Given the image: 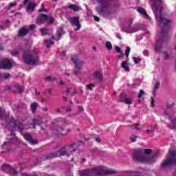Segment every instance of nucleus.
I'll use <instances>...</instances> for the list:
<instances>
[{"instance_id": "cd10ccee", "label": "nucleus", "mask_w": 176, "mask_h": 176, "mask_svg": "<svg viewBox=\"0 0 176 176\" xmlns=\"http://www.w3.org/2000/svg\"><path fill=\"white\" fill-rule=\"evenodd\" d=\"M45 45L47 47V49H49V47H50V46H53V45H54V42H53V41L52 40H45Z\"/></svg>"}, {"instance_id": "9d476101", "label": "nucleus", "mask_w": 176, "mask_h": 176, "mask_svg": "<svg viewBox=\"0 0 176 176\" xmlns=\"http://www.w3.org/2000/svg\"><path fill=\"white\" fill-rule=\"evenodd\" d=\"M72 60L75 65L74 75H79L83 65V61L80 60L79 57L76 54L72 56Z\"/></svg>"}, {"instance_id": "bb28decb", "label": "nucleus", "mask_w": 176, "mask_h": 176, "mask_svg": "<svg viewBox=\"0 0 176 176\" xmlns=\"http://www.w3.org/2000/svg\"><path fill=\"white\" fill-rule=\"evenodd\" d=\"M67 8L68 9H72V10H74V12H79V8L75 4H69Z\"/></svg>"}, {"instance_id": "ea45409f", "label": "nucleus", "mask_w": 176, "mask_h": 176, "mask_svg": "<svg viewBox=\"0 0 176 176\" xmlns=\"http://www.w3.org/2000/svg\"><path fill=\"white\" fill-rule=\"evenodd\" d=\"M10 74L9 73H3L2 74V77L4 78V79H9V78H10Z\"/></svg>"}, {"instance_id": "72a5a7b5", "label": "nucleus", "mask_w": 176, "mask_h": 176, "mask_svg": "<svg viewBox=\"0 0 176 176\" xmlns=\"http://www.w3.org/2000/svg\"><path fill=\"white\" fill-rule=\"evenodd\" d=\"M10 173L13 176L18 175L17 171H16V169H14V168H13V167H11V169L10 170Z\"/></svg>"}, {"instance_id": "a18cd8bd", "label": "nucleus", "mask_w": 176, "mask_h": 176, "mask_svg": "<svg viewBox=\"0 0 176 176\" xmlns=\"http://www.w3.org/2000/svg\"><path fill=\"white\" fill-rule=\"evenodd\" d=\"M159 87H160V82L159 81H157L155 83V87H154V90H157L159 89Z\"/></svg>"}, {"instance_id": "1a4fd4ad", "label": "nucleus", "mask_w": 176, "mask_h": 176, "mask_svg": "<svg viewBox=\"0 0 176 176\" xmlns=\"http://www.w3.org/2000/svg\"><path fill=\"white\" fill-rule=\"evenodd\" d=\"M67 126V121H58L53 124L54 133L55 135H60Z\"/></svg>"}, {"instance_id": "69168bd1", "label": "nucleus", "mask_w": 176, "mask_h": 176, "mask_svg": "<svg viewBox=\"0 0 176 176\" xmlns=\"http://www.w3.org/2000/svg\"><path fill=\"white\" fill-rule=\"evenodd\" d=\"M60 85L61 86H63V85H65V82L64 81H63V80H60Z\"/></svg>"}, {"instance_id": "7c9ffc66", "label": "nucleus", "mask_w": 176, "mask_h": 176, "mask_svg": "<svg viewBox=\"0 0 176 176\" xmlns=\"http://www.w3.org/2000/svg\"><path fill=\"white\" fill-rule=\"evenodd\" d=\"M140 126H141V124L135 123L131 125V127H133V130H136V131H140Z\"/></svg>"}, {"instance_id": "4d7b16f0", "label": "nucleus", "mask_w": 176, "mask_h": 176, "mask_svg": "<svg viewBox=\"0 0 176 176\" xmlns=\"http://www.w3.org/2000/svg\"><path fill=\"white\" fill-rule=\"evenodd\" d=\"M15 5H17V3H10V8H13Z\"/></svg>"}, {"instance_id": "5701e85b", "label": "nucleus", "mask_w": 176, "mask_h": 176, "mask_svg": "<svg viewBox=\"0 0 176 176\" xmlns=\"http://www.w3.org/2000/svg\"><path fill=\"white\" fill-rule=\"evenodd\" d=\"M122 68L124 69L126 72H130V67L127 65L126 61H123L121 65Z\"/></svg>"}, {"instance_id": "bf43d9fd", "label": "nucleus", "mask_w": 176, "mask_h": 176, "mask_svg": "<svg viewBox=\"0 0 176 176\" xmlns=\"http://www.w3.org/2000/svg\"><path fill=\"white\" fill-rule=\"evenodd\" d=\"M94 20H95V21H97L98 23H99L100 18L98 16H94Z\"/></svg>"}, {"instance_id": "4be33fe9", "label": "nucleus", "mask_w": 176, "mask_h": 176, "mask_svg": "<svg viewBox=\"0 0 176 176\" xmlns=\"http://www.w3.org/2000/svg\"><path fill=\"white\" fill-rule=\"evenodd\" d=\"M30 108L32 113H35L36 112V109H38V102H35L30 104Z\"/></svg>"}, {"instance_id": "f03ea898", "label": "nucleus", "mask_w": 176, "mask_h": 176, "mask_svg": "<svg viewBox=\"0 0 176 176\" xmlns=\"http://www.w3.org/2000/svg\"><path fill=\"white\" fill-rule=\"evenodd\" d=\"M143 152L145 155H151L153 151L151 148H138L134 151L135 155H133V160L140 162V163H148L149 164H152V163L156 162V159H157V156H159V153H155L151 156L144 155L142 154Z\"/></svg>"}, {"instance_id": "7ed1b4c3", "label": "nucleus", "mask_w": 176, "mask_h": 176, "mask_svg": "<svg viewBox=\"0 0 176 176\" xmlns=\"http://www.w3.org/2000/svg\"><path fill=\"white\" fill-rule=\"evenodd\" d=\"M5 118L6 123L8 124H13V128L15 130L21 133L24 130V125L19 120H15L12 116L5 115V112L2 111V108L0 107V119Z\"/></svg>"}, {"instance_id": "6e6552de", "label": "nucleus", "mask_w": 176, "mask_h": 176, "mask_svg": "<svg viewBox=\"0 0 176 176\" xmlns=\"http://www.w3.org/2000/svg\"><path fill=\"white\" fill-rule=\"evenodd\" d=\"M99 6H96V10L98 13H105L107 9L109 8V1L112 0H96Z\"/></svg>"}, {"instance_id": "412c9836", "label": "nucleus", "mask_w": 176, "mask_h": 176, "mask_svg": "<svg viewBox=\"0 0 176 176\" xmlns=\"http://www.w3.org/2000/svg\"><path fill=\"white\" fill-rule=\"evenodd\" d=\"M81 176H94L91 173V169H85L82 171Z\"/></svg>"}, {"instance_id": "5fc2aeb1", "label": "nucleus", "mask_w": 176, "mask_h": 176, "mask_svg": "<svg viewBox=\"0 0 176 176\" xmlns=\"http://www.w3.org/2000/svg\"><path fill=\"white\" fill-rule=\"evenodd\" d=\"M38 13H42V12H48V10L46 8L39 9L38 10Z\"/></svg>"}, {"instance_id": "20e7f679", "label": "nucleus", "mask_w": 176, "mask_h": 176, "mask_svg": "<svg viewBox=\"0 0 176 176\" xmlns=\"http://www.w3.org/2000/svg\"><path fill=\"white\" fill-rule=\"evenodd\" d=\"M76 145L72 144L67 146H58L55 153L56 156L60 157L61 156H67L70 157V156H74V152L76 151Z\"/></svg>"}, {"instance_id": "f704fd0d", "label": "nucleus", "mask_w": 176, "mask_h": 176, "mask_svg": "<svg viewBox=\"0 0 176 176\" xmlns=\"http://www.w3.org/2000/svg\"><path fill=\"white\" fill-rule=\"evenodd\" d=\"M131 50V49H130V47H126V49L125 50V56L126 57V58H129V56L130 55Z\"/></svg>"}, {"instance_id": "6ab92c4d", "label": "nucleus", "mask_w": 176, "mask_h": 176, "mask_svg": "<svg viewBox=\"0 0 176 176\" xmlns=\"http://www.w3.org/2000/svg\"><path fill=\"white\" fill-rule=\"evenodd\" d=\"M10 137L11 138V140H10V142H5L3 144V148H6V146H8V145H10V144H12V140H14V138H16V133L12 131Z\"/></svg>"}, {"instance_id": "de8ad7c7", "label": "nucleus", "mask_w": 176, "mask_h": 176, "mask_svg": "<svg viewBox=\"0 0 176 176\" xmlns=\"http://www.w3.org/2000/svg\"><path fill=\"white\" fill-rule=\"evenodd\" d=\"M124 57V54L123 52L120 53V54L117 56V58L118 60H121V58H123Z\"/></svg>"}, {"instance_id": "39448f33", "label": "nucleus", "mask_w": 176, "mask_h": 176, "mask_svg": "<svg viewBox=\"0 0 176 176\" xmlns=\"http://www.w3.org/2000/svg\"><path fill=\"white\" fill-rule=\"evenodd\" d=\"M23 63L27 65H38L39 64V56L35 54H32L30 51H23L22 54Z\"/></svg>"}, {"instance_id": "a19ab883", "label": "nucleus", "mask_w": 176, "mask_h": 176, "mask_svg": "<svg viewBox=\"0 0 176 176\" xmlns=\"http://www.w3.org/2000/svg\"><path fill=\"white\" fill-rule=\"evenodd\" d=\"M19 51H12L11 52V54L12 57H16V56L19 54Z\"/></svg>"}, {"instance_id": "f257e3e1", "label": "nucleus", "mask_w": 176, "mask_h": 176, "mask_svg": "<svg viewBox=\"0 0 176 176\" xmlns=\"http://www.w3.org/2000/svg\"><path fill=\"white\" fill-rule=\"evenodd\" d=\"M152 2V10L155 13V19L158 23H160L161 28V32L160 35V40L157 41L155 44V47H163V45L160 41H168L170 39V34H168L170 31V25H171V21L170 19L164 17V15L162 14V10L157 12L160 6H162V0H151Z\"/></svg>"}, {"instance_id": "774afa93", "label": "nucleus", "mask_w": 176, "mask_h": 176, "mask_svg": "<svg viewBox=\"0 0 176 176\" xmlns=\"http://www.w3.org/2000/svg\"><path fill=\"white\" fill-rule=\"evenodd\" d=\"M131 32L133 33V32H137V30L136 29H132L131 30Z\"/></svg>"}, {"instance_id": "e433bc0d", "label": "nucleus", "mask_w": 176, "mask_h": 176, "mask_svg": "<svg viewBox=\"0 0 176 176\" xmlns=\"http://www.w3.org/2000/svg\"><path fill=\"white\" fill-rule=\"evenodd\" d=\"M106 47L107 50H112V43L110 41L106 43Z\"/></svg>"}, {"instance_id": "37998d69", "label": "nucleus", "mask_w": 176, "mask_h": 176, "mask_svg": "<svg viewBox=\"0 0 176 176\" xmlns=\"http://www.w3.org/2000/svg\"><path fill=\"white\" fill-rule=\"evenodd\" d=\"M174 105H175V103L168 104H166V108L168 109H171L172 108H174Z\"/></svg>"}, {"instance_id": "0eeeda50", "label": "nucleus", "mask_w": 176, "mask_h": 176, "mask_svg": "<svg viewBox=\"0 0 176 176\" xmlns=\"http://www.w3.org/2000/svg\"><path fill=\"white\" fill-rule=\"evenodd\" d=\"M171 164H176V151L170 152V155L161 164V168H166Z\"/></svg>"}, {"instance_id": "ddd939ff", "label": "nucleus", "mask_w": 176, "mask_h": 176, "mask_svg": "<svg viewBox=\"0 0 176 176\" xmlns=\"http://www.w3.org/2000/svg\"><path fill=\"white\" fill-rule=\"evenodd\" d=\"M22 135L25 141H27V142L29 144H32V145H36V144H38V141L36 140H34L30 134L23 133Z\"/></svg>"}, {"instance_id": "c85d7f7f", "label": "nucleus", "mask_w": 176, "mask_h": 176, "mask_svg": "<svg viewBox=\"0 0 176 176\" xmlns=\"http://www.w3.org/2000/svg\"><path fill=\"white\" fill-rule=\"evenodd\" d=\"M15 89H16L17 91L21 94V93H24V86L23 85H15Z\"/></svg>"}, {"instance_id": "f3484780", "label": "nucleus", "mask_w": 176, "mask_h": 176, "mask_svg": "<svg viewBox=\"0 0 176 176\" xmlns=\"http://www.w3.org/2000/svg\"><path fill=\"white\" fill-rule=\"evenodd\" d=\"M94 79L98 80V82H102V73L96 71L93 74Z\"/></svg>"}, {"instance_id": "6e6d98bb", "label": "nucleus", "mask_w": 176, "mask_h": 176, "mask_svg": "<svg viewBox=\"0 0 176 176\" xmlns=\"http://www.w3.org/2000/svg\"><path fill=\"white\" fill-rule=\"evenodd\" d=\"M36 28V26L34 24L30 25L29 26V30H35V28Z\"/></svg>"}, {"instance_id": "0e129e2a", "label": "nucleus", "mask_w": 176, "mask_h": 176, "mask_svg": "<svg viewBox=\"0 0 176 176\" xmlns=\"http://www.w3.org/2000/svg\"><path fill=\"white\" fill-rule=\"evenodd\" d=\"M5 47H3L2 45H0V50H4Z\"/></svg>"}, {"instance_id": "680f3d73", "label": "nucleus", "mask_w": 176, "mask_h": 176, "mask_svg": "<svg viewBox=\"0 0 176 176\" xmlns=\"http://www.w3.org/2000/svg\"><path fill=\"white\" fill-rule=\"evenodd\" d=\"M96 142L100 143V142H101V139L97 138H96Z\"/></svg>"}, {"instance_id": "c756f323", "label": "nucleus", "mask_w": 176, "mask_h": 176, "mask_svg": "<svg viewBox=\"0 0 176 176\" xmlns=\"http://www.w3.org/2000/svg\"><path fill=\"white\" fill-rule=\"evenodd\" d=\"M124 104H127V105H131L133 104V100L129 98L123 99Z\"/></svg>"}, {"instance_id": "052dcab7", "label": "nucleus", "mask_w": 176, "mask_h": 176, "mask_svg": "<svg viewBox=\"0 0 176 176\" xmlns=\"http://www.w3.org/2000/svg\"><path fill=\"white\" fill-rule=\"evenodd\" d=\"M46 101H47V99H46V98H43V97L41 98V102H46Z\"/></svg>"}, {"instance_id": "a211bd4d", "label": "nucleus", "mask_w": 176, "mask_h": 176, "mask_svg": "<svg viewBox=\"0 0 176 176\" xmlns=\"http://www.w3.org/2000/svg\"><path fill=\"white\" fill-rule=\"evenodd\" d=\"M36 8V4H35L34 2H29L26 10L28 12H30V13H32V12H34V10H35V8Z\"/></svg>"}, {"instance_id": "473e14b6", "label": "nucleus", "mask_w": 176, "mask_h": 176, "mask_svg": "<svg viewBox=\"0 0 176 176\" xmlns=\"http://www.w3.org/2000/svg\"><path fill=\"white\" fill-rule=\"evenodd\" d=\"M40 32L41 33V35H47V34H49V32H47V29L46 28H42L40 29Z\"/></svg>"}, {"instance_id": "603ef678", "label": "nucleus", "mask_w": 176, "mask_h": 176, "mask_svg": "<svg viewBox=\"0 0 176 176\" xmlns=\"http://www.w3.org/2000/svg\"><path fill=\"white\" fill-rule=\"evenodd\" d=\"M78 109L79 112H85V109L82 106H78Z\"/></svg>"}, {"instance_id": "8fccbe9b", "label": "nucleus", "mask_w": 176, "mask_h": 176, "mask_svg": "<svg viewBox=\"0 0 176 176\" xmlns=\"http://www.w3.org/2000/svg\"><path fill=\"white\" fill-rule=\"evenodd\" d=\"M45 80H46L47 82H51L52 81V76H49L45 77Z\"/></svg>"}, {"instance_id": "2f4dec72", "label": "nucleus", "mask_w": 176, "mask_h": 176, "mask_svg": "<svg viewBox=\"0 0 176 176\" xmlns=\"http://www.w3.org/2000/svg\"><path fill=\"white\" fill-rule=\"evenodd\" d=\"M61 35H63V30L60 29V31L58 30L56 33V41H60Z\"/></svg>"}, {"instance_id": "13d9d810", "label": "nucleus", "mask_w": 176, "mask_h": 176, "mask_svg": "<svg viewBox=\"0 0 176 176\" xmlns=\"http://www.w3.org/2000/svg\"><path fill=\"white\" fill-rule=\"evenodd\" d=\"M41 110L43 111V112H47L48 111L47 107H41Z\"/></svg>"}, {"instance_id": "79ce46f5", "label": "nucleus", "mask_w": 176, "mask_h": 176, "mask_svg": "<svg viewBox=\"0 0 176 176\" xmlns=\"http://www.w3.org/2000/svg\"><path fill=\"white\" fill-rule=\"evenodd\" d=\"M131 142H135V141H137V135H133L131 137Z\"/></svg>"}, {"instance_id": "dca6fc26", "label": "nucleus", "mask_w": 176, "mask_h": 176, "mask_svg": "<svg viewBox=\"0 0 176 176\" xmlns=\"http://www.w3.org/2000/svg\"><path fill=\"white\" fill-rule=\"evenodd\" d=\"M137 11L138 12V13L142 14V16H143L144 19H150L149 15H148V13H146V11L145 10V9H144V8L138 7Z\"/></svg>"}, {"instance_id": "3c124183", "label": "nucleus", "mask_w": 176, "mask_h": 176, "mask_svg": "<svg viewBox=\"0 0 176 176\" xmlns=\"http://www.w3.org/2000/svg\"><path fill=\"white\" fill-rule=\"evenodd\" d=\"M143 54H144V56H146L148 57V56H149V51H148L146 50H144L143 51Z\"/></svg>"}, {"instance_id": "a878e982", "label": "nucleus", "mask_w": 176, "mask_h": 176, "mask_svg": "<svg viewBox=\"0 0 176 176\" xmlns=\"http://www.w3.org/2000/svg\"><path fill=\"white\" fill-rule=\"evenodd\" d=\"M45 23H47V24H49L50 25L53 24V23H54V18L47 15V19H45Z\"/></svg>"}, {"instance_id": "c9c22d12", "label": "nucleus", "mask_w": 176, "mask_h": 176, "mask_svg": "<svg viewBox=\"0 0 176 176\" xmlns=\"http://www.w3.org/2000/svg\"><path fill=\"white\" fill-rule=\"evenodd\" d=\"M144 95H145V91L142 89H140L139 94L138 96V98H142V97H144Z\"/></svg>"}, {"instance_id": "e2e57ef3", "label": "nucleus", "mask_w": 176, "mask_h": 176, "mask_svg": "<svg viewBox=\"0 0 176 176\" xmlns=\"http://www.w3.org/2000/svg\"><path fill=\"white\" fill-rule=\"evenodd\" d=\"M66 112H71V107H67L66 109Z\"/></svg>"}, {"instance_id": "864d4df0", "label": "nucleus", "mask_w": 176, "mask_h": 176, "mask_svg": "<svg viewBox=\"0 0 176 176\" xmlns=\"http://www.w3.org/2000/svg\"><path fill=\"white\" fill-rule=\"evenodd\" d=\"M93 87H94V85L93 84H89V85H87V88L89 90H93Z\"/></svg>"}, {"instance_id": "4c0bfd02", "label": "nucleus", "mask_w": 176, "mask_h": 176, "mask_svg": "<svg viewBox=\"0 0 176 176\" xmlns=\"http://www.w3.org/2000/svg\"><path fill=\"white\" fill-rule=\"evenodd\" d=\"M125 98H126V96H124V94H120V98H119L118 101L120 102H124V100H124Z\"/></svg>"}, {"instance_id": "c03bdc74", "label": "nucleus", "mask_w": 176, "mask_h": 176, "mask_svg": "<svg viewBox=\"0 0 176 176\" xmlns=\"http://www.w3.org/2000/svg\"><path fill=\"white\" fill-rule=\"evenodd\" d=\"M115 50L117 52V53H123V51H122V49H120L118 46L115 47Z\"/></svg>"}, {"instance_id": "09e8293b", "label": "nucleus", "mask_w": 176, "mask_h": 176, "mask_svg": "<svg viewBox=\"0 0 176 176\" xmlns=\"http://www.w3.org/2000/svg\"><path fill=\"white\" fill-rule=\"evenodd\" d=\"M150 105L151 108H153V107H155V99L153 98V97H151V102Z\"/></svg>"}, {"instance_id": "338daca9", "label": "nucleus", "mask_w": 176, "mask_h": 176, "mask_svg": "<svg viewBox=\"0 0 176 176\" xmlns=\"http://www.w3.org/2000/svg\"><path fill=\"white\" fill-rule=\"evenodd\" d=\"M47 91L48 92V94H50V96H52V90L47 89Z\"/></svg>"}, {"instance_id": "9b49d317", "label": "nucleus", "mask_w": 176, "mask_h": 176, "mask_svg": "<svg viewBox=\"0 0 176 176\" xmlns=\"http://www.w3.org/2000/svg\"><path fill=\"white\" fill-rule=\"evenodd\" d=\"M69 22L73 26L77 27L74 29V31H79L82 28V25H80V21H79V17L74 16L69 19Z\"/></svg>"}, {"instance_id": "4468645a", "label": "nucleus", "mask_w": 176, "mask_h": 176, "mask_svg": "<svg viewBox=\"0 0 176 176\" xmlns=\"http://www.w3.org/2000/svg\"><path fill=\"white\" fill-rule=\"evenodd\" d=\"M28 32H30V29L27 26H23L19 30L18 36L19 38H24V36L28 35Z\"/></svg>"}, {"instance_id": "aec40b11", "label": "nucleus", "mask_w": 176, "mask_h": 176, "mask_svg": "<svg viewBox=\"0 0 176 176\" xmlns=\"http://www.w3.org/2000/svg\"><path fill=\"white\" fill-rule=\"evenodd\" d=\"M43 122L39 118H34L32 121L33 129H36V126H41Z\"/></svg>"}, {"instance_id": "58836bf2", "label": "nucleus", "mask_w": 176, "mask_h": 176, "mask_svg": "<svg viewBox=\"0 0 176 176\" xmlns=\"http://www.w3.org/2000/svg\"><path fill=\"white\" fill-rule=\"evenodd\" d=\"M133 60L135 64H140V63H141V58H137L135 56H133Z\"/></svg>"}, {"instance_id": "2eb2a0df", "label": "nucleus", "mask_w": 176, "mask_h": 176, "mask_svg": "<svg viewBox=\"0 0 176 176\" xmlns=\"http://www.w3.org/2000/svg\"><path fill=\"white\" fill-rule=\"evenodd\" d=\"M47 19V15L46 14H41V15L36 18V23L43 24V23H45V20Z\"/></svg>"}, {"instance_id": "b1692460", "label": "nucleus", "mask_w": 176, "mask_h": 176, "mask_svg": "<svg viewBox=\"0 0 176 176\" xmlns=\"http://www.w3.org/2000/svg\"><path fill=\"white\" fill-rule=\"evenodd\" d=\"M12 168V166H10V164H3L1 167V169L3 170V171H6L7 170L8 171H10V169Z\"/></svg>"}, {"instance_id": "f8f14e48", "label": "nucleus", "mask_w": 176, "mask_h": 176, "mask_svg": "<svg viewBox=\"0 0 176 176\" xmlns=\"http://www.w3.org/2000/svg\"><path fill=\"white\" fill-rule=\"evenodd\" d=\"M0 68L1 69H11V68H13V64L9 59L4 58L0 62Z\"/></svg>"}, {"instance_id": "423d86ee", "label": "nucleus", "mask_w": 176, "mask_h": 176, "mask_svg": "<svg viewBox=\"0 0 176 176\" xmlns=\"http://www.w3.org/2000/svg\"><path fill=\"white\" fill-rule=\"evenodd\" d=\"M91 173L94 175L101 176V175H108L109 174H116V170L107 168L102 166H95L91 169Z\"/></svg>"}, {"instance_id": "49530a36", "label": "nucleus", "mask_w": 176, "mask_h": 176, "mask_svg": "<svg viewBox=\"0 0 176 176\" xmlns=\"http://www.w3.org/2000/svg\"><path fill=\"white\" fill-rule=\"evenodd\" d=\"M163 54H165L164 60H168L170 55L166 52H164Z\"/></svg>"}, {"instance_id": "393cba45", "label": "nucleus", "mask_w": 176, "mask_h": 176, "mask_svg": "<svg viewBox=\"0 0 176 176\" xmlns=\"http://www.w3.org/2000/svg\"><path fill=\"white\" fill-rule=\"evenodd\" d=\"M54 157H58L56 151L47 155L46 160H50L52 159H54Z\"/></svg>"}]
</instances>
